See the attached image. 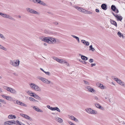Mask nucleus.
I'll return each mask as SVG.
<instances>
[{
	"label": "nucleus",
	"mask_w": 125,
	"mask_h": 125,
	"mask_svg": "<svg viewBox=\"0 0 125 125\" xmlns=\"http://www.w3.org/2000/svg\"><path fill=\"white\" fill-rule=\"evenodd\" d=\"M44 73H45L47 75H48L50 76V73L49 72H46L45 71Z\"/></svg>",
	"instance_id": "nucleus-49"
},
{
	"label": "nucleus",
	"mask_w": 125,
	"mask_h": 125,
	"mask_svg": "<svg viewBox=\"0 0 125 125\" xmlns=\"http://www.w3.org/2000/svg\"><path fill=\"white\" fill-rule=\"evenodd\" d=\"M26 10L28 12L38 15H39L40 14V13L39 12H37L33 9L29 8H27L26 9Z\"/></svg>",
	"instance_id": "nucleus-5"
},
{
	"label": "nucleus",
	"mask_w": 125,
	"mask_h": 125,
	"mask_svg": "<svg viewBox=\"0 0 125 125\" xmlns=\"http://www.w3.org/2000/svg\"><path fill=\"white\" fill-rule=\"evenodd\" d=\"M69 117L70 118H71L72 120H73L76 122H77L78 121V119L76 118L74 116H70L69 115Z\"/></svg>",
	"instance_id": "nucleus-15"
},
{
	"label": "nucleus",
	"mask_w": 125,
	"mask_h": 125,
	"mask_svg": "<svg viewBox=\"0 0 125 125\" xmlns=\"http://www.w3.org/2000/svg\"><path fill=\"white\" fill-rule=\"evenodd\" d=\"M96 65L95 63H92L91 65V67H93L94 66H95Z\"/></svg>",
	"instance_id": "nucleus-50"
},
{
	"label": "nucleus",
	"mask_w": 125,
	"mask_h": 125,
	"mask_svg": "<svg viewBox=\"0 0 125 125\" xmlns=\"http://www.w3.org/2000/svg\"><path fill=\"white\" fill-rule=\"evenodd\" d=\"M117 35L119 37H123V35L119 31L118 32Z\"/></svg>",
	"instance_id": "nucleus-32"
},
{
	"label": "nucleus",
	"mask_w": 125,
	"mask_h": 125,
	"mask_svg": "<svg viewBox=\"0 0 125 125\" xmlns=\"http://www.w3.org/2000/svg\"><path fill=\"white\" fill-rule=\"evenodd\" d=\"M56 110L57 111H58L59 112H60V110L57 107H55L54 110Z\"/></svg>",
	"instance_id": "nucleus-40"
},
{
	"label": "nucleus",
	"mask_w": 125,
	"mask_h": 125,
	"mask_svg": "<svg viewBox=\"0 0 125 125\" xmlns=\"http://www.w3.org/2000/svg\"><path fill=\"white\" fill-rule=\"evenodd\" d=\"M101 7L102 9L104 10H106L107 9L106 6L105 4H102L101 6Z\"/></svg>",
	"instance_id": "nucleus-17"
},
{
	"label": "nucleus",
	"mask_w": 125,
	"mask_h": 125,
	"mask_svg": "<svg viewBox=\"0 0 125 125\" xmlns=\"http://www.w3.org/2000/svg\"><path fill=\"white\" fill-rule=\"evenodd\" d=\"M40 69L41 70H42V71H43L44 73L45 72L42 68H40Z\"/></svg>",
	"instance_id": "nucleus-62"
},
{
	"label": "nucleus",
	"mask_w": 125,
	"mask_h": 125,
	"mask_svg": "<svg viewBox=\"0 0 125 125\" xmlns=\"http://www.w3.org/2000/svg\"><path fill=\"white\" fill-rule=\"evenodd\" d=\"M114 79L119 84L125 88V83L122 81L115 77H114Z\"/></svg>",
	"instance_id": "nucleus-4"
},
{
	"label": "nucleus",
	"mask_w": 125,
	"mask_h": 125,
	"mask_svg": "<svg viewBox=\"0 0 125 125\" xmlns=\"http://www.w3.org/2000/svg\"><path fill=\"white\" fill-rule=\"evenodd\" d=\"M0 102H1L3 103L4 104H6V102L5 101L3 100L0 99Z\"/></svg>",
	"instance_id": "nucleus-38"
},
{
	"label": "nucleus",
	"mask_w": 125,
	"mask_h": 125,
	"mask_svg": "<svg viewBox=\"0 0 125 125\" xmlns=\"http://www.w3.org/2000/svg\"><path fill=\"white\" fill-rule=\"evenodd\" d=\"M89 45V43L88 42L86 41V46H88Z\"/></svg>",
	"instance_id": "nucleus-63"
},
{
	"label": "nucleus",
	"mask_w": 125,
	"mask_h": 125,
	"mask_svg": "<svg viewBox=\"0 0 125 125\" xmlns=\"http://www.w3.org/2000/svg\"><path fill=\"white\" fill-rule=\"evenodd\" d=\"M39 4H40L43 5L44 6H45L46 5V4L45 3H44L43 2V1H41V0H40V2H39Z\"/></svg>",
	"instance_id": "nucleus-35"
},
{
	"label": "nucleus",
	"mask_w": 125,
	"mask_h": 125,
	"mask_svg": "<svg viewBox=\"0 0 125 125\" xmlns=\"http://www.w3.org/2000/svg\"><path fill=\"white\" fill-rule=\"evenodd\" d=\"M81 58L83 60H85V58H86V57L84 56H83V55H81Z\"/></svg>",
	"instance_id": "nucleus-39"
},
{
	"label": "nucleus",
	"mask_w": 125,
	"mask_h": 125,
	"mask_svg": "<svg viewBox=\"0 0 125 125\" xmlns=\"http://www.w3.org/2000/svg\"><path fill=\"white\" fill-rule=\"evenodd\" d=\"M17 104H18L20 105L21 103V102L20 101L18 100H17L16 101Z\"/></svg>",
	"instance_id": "nucleus-47"
},
{
	"label": "nucleus",
	"mask_w": 125,
	"mask_h": 125,
	"mask_svg": "<svg viewBox=\"0 0 125 125\" xmlns=\"http://www.w3.org/2000/svg\"><path fill=\"white\" fill-rule=\"evenodd\" d=\"M38 110V112H43V111L42 110L40 109H39Z\"/></svg>",
	"instance_id": "nucleus-58"
},
{
	"label": "nucleus",
	"mask_w": 125,
	"mask_h": 125,
	"mask_svg": "<svg viewBox=\"0 0 125 125\" xmlns=\"http://www.w3.org/2000/svg\"><path fill=\"white\" fill-rule=\"evenodd\" d=\"M68 123L70 124L71 125H72V124L73 123H72V122H71L70 121H68Z\"/></svg>",
	"instance_id": "nucleus-59"
},
{
	"label": "nucleus",
	"mask_w": 125,
	"mask_h": 125,
	"mask_svg": "<svg viewBox=\"0 0 125 125\" xmlns=\"http://www.w3.org/2000/svg\"><path fill=\"white\" fill-rule=\"evenodd\" d=\"M47 107L48 108L50 109L51 110H54L55 107H51L50 105H47Z\"/></svg>",
	"instance_id": "nucleus-26"
},
{
	"label": "nucleus",
	"mask_w": 125,
	"mask_h": 125,
	"mask_svg": "<svg viewBox=\"0 0 125 125\" xmlns=\"http://www.w3.org/2000/svg\"><path fill=\"white\" fill-rule=\"evenodd\" d=\"M49 37H44L45 40L44 41V42H46L48 43V42H50V40H49Z\"/></svg>",
	"instance_id": "nucleus-22"
},
{
	"label": "nucleus",
	"mask_w": 125,
	"mask_h": 125,
	"mask_svg": "<svg viewBox=\"0 0 125 125\" xmlns=\"http://www.w3.org/2000/svg\"><path fill=\"white\" fill-rule=\"evenodd\" d=\"M52 58L54 60L57 62L58 58L55 57H53Z\"/></svg>",
	"instance_id": "nucleus-44"
},
{
	"label": "nucleus",
	"mask_w": 125,
	"mask_h": 125,
	"mask_svg": "<svg viewBox=\"0 0 125 125\" xmlns=\"http://www.w3.org/2000/svg\"><path fill=\"white\" fill-rule=\"evenodd\" d=\"M57 62L62 64L67 63V62H66L65 60L63 59H61L59 58L58 59Z\"/></svg>",
	"instance_id": "nucleus-14"
},
{
	"label": "nucleus",
	"mask_w": 125,
	"mask_h": 125,
	"mask_svg": "<svg viewBox=\"0 0 125 125\" xmlns=\"http://www.w3.org/2000/svg\"><path fill=\"white\" fill-rule=\"evenodd\" d=\"M0 48L4 50L5 51L6 50V49L4 48V47L2 45H0Z\"/></svg>",
	"instance_id": "nucleus-36"
},
{
	"label": "nucleus",
	"mask_w": 125,
	"mask_h": 125,
	"mask_svg": "<svg viewBox=\"0 0 125 125\" xmlns=\"http://www.w3.org/2000/svg\"><path fill=\"white\" fill-rule=\"evenodd\" d=\"M94 60L93 59H90L89 60V62H90L91 63L93 62Z\"/></svg>",
	"instance_id": "nucleus-48"
},
{
	"label": "nucleus",
	"mask_w": 125,
	"mask_h": 125,
	"mask_svg": "<svg viewBox=\"0 0 125 125\" xmlns=\"http://www.w3.org/2000/svg\"><path fill=\"white\" fill-rule=\"evenodd\" d=\"M76 8L79 11L82 13H86V10L81 7H77V8Z\"/></svg>",
	"instance_id": "nucleus-11"
},
{
	"label": "nucleus",
	"mask_w": 125,
	"mask_h": 125,
	"mask_svg": "<svg viewBox=\"0 0 125 125\" xmlns=\"http://www.w3.org/2000/svg\"><path fill=\"white\" fill-rule=\"evenodd\" d=\"M87 89H88V91L92 93H94L95 92V90L94 89L88 86L87 87Z\"/></svg>",
	"instance_id": "nucleus-13"
},
{
	"label": "nucleus",
	"mask_w": 125,
	"mask_h": 125,
	"mask_svg": "<svg viewBox=\"0 0 125 125\" xmlns=\"http://www.w3.org/2000/svg\"><path fill=\"white\" fill-rule=\"evenodd\" d=\"M71 36L74 38L76 39V40L78 39V38H79L78 37H77V36L73 35H72Z\"/></svg>",
	"instance_id": "nucleus-43"
},
{
	"label": "nucleus",
	"mask_w": 125,
	"mask_h": 125,
	"mask_svg": "<svg viewBox=\"0 0 125 125\" xmlns=\"http://www.w3.org/2000/svg\"><path fill=\"white\" fill-rule=\"evenodd\" d=\"M42 81L44 83L48 84L50 83H51L52 84H53V83L52 82H51L47 79L45 78H44Z\"/></svg>",
	"instance_id": "nucleus-9"
},
{
	"label": "nucleus",
	"mask_w": 125,
	"mask_h": 125,
	"mask_svg": "<svg viewBox=\"0 0 125 125\" xmlns=\"http://www.w3.org/2000/svg\"><path fill=\"white\" fill-rule=\"evenodd\" d=\"M10 92L13 94L16 93L17 92L14 89L11 88H10Z\"/></svg>",
	"instance_id": "nucleus-21"
},
{
	"label": "nucleus",
	"mask_w": 125,
	"mask_h": 125,
	"mask_svg": "<svg viewBox=\"0 0 125 125\" xmlns=\"http://www.w3.org/2000/svg\"><path fill=\"white\" fill-rule=\"evenodd\" d=\"M99 87L102 89H104V85L101 84H99Z\"/></svg>",
	"instance_id": "nucleus-31"
},
{
	"label": "nucleus",
	"mask_w": 125,
	"mask_h": 125,
	"mask_svg": "<svg viewBox=\"0 0 125 125\" xmlns=\"http://www.w3.org/2000/svg\"><path fill=\"white\" fill-rule=\"evenodd\" d=\"M10 88V87H8V89H7V91H8V92H10L11 90Z\"/></svg>",
	"instance_id": "nucleus-55"
},
{
	"label": "nucleus",
	"mask_w": 125,
	"mask_h": 125,
	"mask_svg": "<svg viewBox=\"0 0 125 125\" xmlns=\"http://www.w3.org/2000/svg\"><path fill=\"white\" fill-rule=\"evenodd\" d=\"M32 96L37 99H38L40 97L37 95L35 94L34 95H32Z\"/></svg>",
	"instance_id": "nucleus-28"
},
{
	"label": "nucleus",
	"mask_w": 125,
	"mask_h": 125,
	"mask_svg": "<svg viewBox=\"0 0 125 125\" xmlns=\"http://www.w3.org/2000/svg\"><path fill=\"white\" fill-rule=\"evenodd\" d=\"M8 87L6 86H3V88L5 89L6 90H7V89H8Z\"/></svg>",
	"instance_id": "nucleus-52"
},
{
	"label": "nucleus",
	"mask_w": 125,
	"mask_h": 125,
	"mask_svg": "<svg viewBox=\"0 0 125 125\" xmlns=\"http://www.w3.org/2000/svg\"><path fill=\"white\" fill-rule=\"evenodd\" d=\"M30 85L31 89L32 90L37 91H41V89L38 86L33 83H31L30 84Z\"/></svg>",
	"instance_id": "nucleus-2"
},
{
	"label": "nucleus",
	"mask_w": 125,
	"mask_h": 125,
	"mask_svg": "<svg viewBox=\"0 0 125 125\" xmlns=\"http://www.w3.org/2000/svg\"><path fill=\"white\" fill-rule=\"evenodd\" d=\"M1 96L3 98L6 99L7 100L10 101L12 100V98L10 96H7L3 95H1Z\"/></svg>",
	"instance_id": "nucleus-10"
},
{
	"label": "nucleus",
	"mask_w": 125,
	"mask_h": 125,
	"mask_svg": "<svg viewBox=\"0 0 125 125\" xmlns=\"http://www.w3.org/2000/svg\"><path fill=\"white\" fill-rule=\"evenodd\" d=\"M49 39H49L50 40V42H48V43H55L56 42V40L55 39L51 37H49Z\"/></svg>",
	"instance_id": "nucleus-8"
},
{
	"label": "nucleus",
	"mask_w": 125,
	"mask_h": 125,
	"mask_svg": "<svg viewBox=\"0 0 125 125\" xmlns=\"http://www.w3.org/2000/svg\"><path fill=\"white\" fill-rule=\"evenodd\" d=\"M52 23L55 25H57L58 24V22L57 21L53 22Z\"/></svg>",
	"instance_id": "nucleus-45"
},
{
	"label": "nucleus",
	"mask_w": 125,
	"mask_h": 125,
	"mask_svg": "<svg viewBox=\"0 0 125 125\" xmlns=\"http://www.w3.org/2000/svg\"><path fill=\"white\" fill-rule=\"evenodd\" d=\"M110 22L111 23L115 25L116 27H117V24L116 22L113 20H110Z\"/></svg>",
	"instance_id": "nucleus-16"
},
{
	"label": "nucleus",
	"mask_w": 125,
	"mask_h": 125,
	"mask_svg": "<svg viewBox=\"0 0 125 125\" xmlns=\"http://www.w3.org/2000/svg\"><path fill=\"white\" fill-rule=\"evenodd\" d=\"M115 11V12L116 13H117L119 12V11L117 9H116Z\"/></svg>",
	"instance_id": "nucleus-56"
},
{
	"label": "nucleus",
	"mask_w": 125,
	"mask_h": 125,
	"mask_svg": "<svg viewBox=\"0 0 125 125\" xmlns=\"http://www.w3.org/2000/svg\"><path fill=\"white\" fill-rule=\"evenodd\" d=\"M0 37L1 38L3 39H5L4 36L0 33Z\"/></svg>",
	"instance_id": "nucleus-41"
},
{
	"label": "nucleus",
	"mask_w": 125,
	"mask_h": 125,
	"mask_svg": "<svg viewBox=\"0 0 125 125\" xmlns=\"http://www.w3.org/2000/svg\"><path fill=\"white\" fill-rule=\"evenodd\" d=\"M58 122L60 123H61L63 122V120L61 118L59 117L58 118Z\"/></svg>",
	"instance_id": "nucleus-33"
},
{
	"label": "nucleus",
	"mask_w": 125,
	"mask_h": 125,
	"mask_svg": "<svg viewBox=\"0 0 125 125\" xmlns=\"http://www.w3.org/2000/svg\"><path fill=\"white\" fill-rule=\"evenodd\" d=\"M10 92L13 94L16 93L17 92L14 89L11 88H10Z\"/></svg>",
	"instance_id": "nucleus-20"
},
{
	"label": "nucleus",
	"mask_w": 125,
	"mask_h": 125,
	"mask_svg": "<svg viewBox=\"0 0 125 125\" xmlns=\"http://www.w3.org/2000/svg\"><path fill=\"white\" fill-rule=\"evenodd\" d=\"M43 37H40V39L41 40H42V39H43Z\"/></svg>",
	"instance_id": "nucleus-64"
},
{
	"label": "nucleus",
	"mask_w": 125,
	"mask_h": 125,
	"mask_svg": "<svg viewBox=\"0 0 125 125\" xmlns=\"http://www.w3.org/2000/svg\"><path fill=\"white\" fill-rule=\"evenodd\" d=\"M95 11L97 12H99V9H96L95 10Z\"/></svg>",
	"instance_id": "nucleus-57"
},
{
	"label": "nucleus",
	"mask_w": 125,
	"mask_h": 125,
	"mask_svg": "<svg viewBox=\"0 0 125 125\" xmlns=\"http://www.w3.org/2000/svg\"><path fill=\"white\" fill-rule=\"evenodd\" d=\"M59 117H55L54 118V119L57 121H58V118H59Z\"/></svg>",
	"instance_id": "nucleus-53"
},
{
	"label": "nucleus",
	"mask_w": 125,
	"mask_h": 125,
	"mask_svg": "<svg viewBox=\"0 0 125 125\" xmlns=\"http://www.w3.org/2000/svg\"><path fill=\"white\" fill-rule=\"evenodd\" d=\"M20 61L18 59L14 60H10V63L12 66L15 67L18 66L20 64Z\"/></svg>",
	"instance_id": "nucleus-1"
},
{
	"label": "nucleus",
	"mask_w": 125,
	"mask_h": 125,
	"mask_svg": "<svg viewBox=\"0 0 125 125\" xmlns=\"http://www.w3.org/2000/svg\"><path fill=\"white\" fill-rule=\"evenodd\" d=\"M81 62H82V63H86V62L84 60L81 61Z\"/></svg>",
	"instance_id": "nucleus-61"
},
{
	"label": "nucleus",
	"mask_w": 125,
	"mask_h": 125,
	"mask_svg": "<svg viewBox=\"0 0 125 125\" xmlns=\"http://www.w3.org/2000/svg\"><path fill=\"white\" fill-rule=\"evenodd\" d=\"M12 124H17L16 122L14 120L7 121L5 122L4 124V125H12Z\"/></svg>",
	"instance_id": "nucleus-6"
},
{
	"label": "nucleus",
	"mask_w": 125,
	"mask_h": 125,
	"mask_svg": "<svg viewBox=\"0 0 125 125\" xmlns=\"http://www.w3.org/2000/svg\"><path fill=\"white\" fill-rule=\"evenodd\" d=\"M27 93H28L30 96H32V95H34V94H35L34 93H32L31 91H29L27 92Z\"/></svg>",
	"instance_id": "nucleus-24"
},
{
	"label": "nucleus",
	"mask_w": 125,
	"mask_h": 125,
	"mask_svg": "<svg viewBox=\"0 0 125 125\" xmlns=\"http://www.w3.org/2000/svg\"><path fill=\"white\" fill-rule=\"evenodd\" d=\"M95 106L96 107L102 110H104V108L100 105V104L98 103H96L95 104Z\"/></svg>",
	"instance_id": "nucleus-12"
},
{
	"label": "nucleus",
	"mask_w": 125,
	"mask_h": 125,
	"mask_svg": "<svg viewBox=\"0 0 125 125\" xmlns=\"http://www.w3.org/2000/svg\"><path fill=\"white\" fill-rule=\"evenodd\" d=\"M89 50L92 51L93 52H94L95 51V49L93 47L92 45L90 46Z\"/></svg>",
	"instance_id": "nucleus-25"
},
{
	"label": "nucleus",
	"mask_w": 125,
	"mask_h": 125,
	"mask_svg": "<svg viewBox=\"0 0 125 125\" xmlns=\"http://www.w3.org/2000/svg\"><path fill=\"white\" fill-rule=\"evenodd\" d=\"M16 123H17V124H18L20 125H21V124H22L19 121H18V120H17L16 121Z\"/></svg>",
	"instance_id": "nucleus-51"
},
{
	"label": "nucleus",
	"mask_w": 125,
	"mask_h": 125,
	"mask_svg": "<svg viewBox=\"0 0 125 125\" xmlns=\"http://www.w3.org/2000/svg\"><path fill=\"white\" fill-rule=\"evenodd\" d=\"M13 74L16 76H17L18 75V74L17 73H13Z\"/></svg>",
	"instance_id": "nucleus-60"
},
{
	"label": "nucleus",
	"mask_w": 125,
	"mask_h": 125,
	"mask_svg": "<svg viewBox=\"0 0 125 125\" xmlns=\"http://www.w3.org/2000/svg\"><path fill=\"white\" fill-rule=\"evenodd\" d=\"M29 99L31 101L33 102H34L35 101H37L35 99L31 97H30L29 98Z\"/></svg>",
	"instance_id": "nucleus-29"
},
{
	"label": "nucleus",
	"mask_w": 125,
	"mask_h": 125,
	"mask_svg": "<svg viewBox=\"0 0 125 125\" xmlns=\"http://www.w3.org/2000/svg\"><path fill=\"white\" fill-rule=\"evenodd\" d=\"M24 118L29 120L31 121L32 120V119L29 116L27 115H25Z\"/></svg>",
	"instance_id": "nucleus-23"
},
{
	"label": "nucleus",
	"mask_w": 125,
	"mask_h": 125,
	"mask_svg": "<svg viewBox=\"0 0 125 125\" xmlns=\"http://www.w3.org/2000/svg\"><path fill=\"white\" fill-rule=\"evenodd\" d=\"M33 109L36 111H38L39 108L36 106H34L33 107Z\"/></svg>",
	"instance_id": "nucleus-37"
},
{
	"label": "nucleus",
	"mask_w": 125,
	"mask_h": 125,
	"mask_svg": "<svg viewBox=\"0 0 125 125\" xmlns=\"http://www.w3.org/2000/svg\"><path fill=\"white\" fill-rule=\"evenodd\" d=\"M81 42L85 45H86V41L85 40H82L81 41Z\"/></svg>",
	"instance_id": "nucleus-42"
},
{
	"label": "nucleus",
	"mask_w": 125,
	"mask_h": 125,
	"mask_svg": "<svg viewBox=\"0 0 125 125\" xmlns=\"http://www.w3.org/2000/svg\"><path fill=\"white\" fill-rule=\"evenodd\" d=\"M38 78L42 81L43 79H44V78H42L40 76L38 77Z\"/></svg>",
	"instance_id": "nucleus-46"
},
{
	"label": "nucleus",
	"mask_w": 125,
	"mask_h": 125,
	"mask_svg": "<svg viewBox=\"0 0 125 125\" xmlns=\"http://www.w3.org/2000/svg\"><path fill=\"white\" fill-rule=\"evenodd\" d=\"M0 15L4 18H8L12 20L13 21H15V20L14 18L10 16L9 15L3 13L2 12H0Z\"/></svg>",
	"instance_id": "nucleus-3"
},
{
	"label": "nucleus",
	"mask_w": 125,
	"mask_h": 125,
	"mask_svg": "<svg viewBox=\"0 0 125 125\" xmlns=\"http://www.w3.org/2000/svg\"><path fill=\"white\" fill-rule=\"evenodd\" d=\"M20 115L21 116H22V117H23L24 118L25 117V115L24 114H20Z\"/></svg>",
	"instance_id": "nucleus-54"
},
{
	"label": "nucleus",
	"mask_w": 125,
	"mask_h": 125,
	"mask_svg": "<svg viewBox=\"0 0 125 125\" xmlns=\"http://www.w3.org/2000/svg\"><path fill=\"white\" fill-rule=\"evenodd\" d=\"M8 118L10 119H13V118H16L15 115H9L8 116Z\"/></svg>",
	"instance_id": "nucleus-19"
},
{
	"label": "nucleus",
	"mask_w": 125,
	"mask_h": 125,
	"mask_svg": "<svg viewBox=\"0 0 125 125\" xmlns=\"http://www.w3.org/2000/svg\"><path fill=\"white\" fill-rule=\"evenodd\" d=\"M116 18L118 21H121L122 19V16H119L117 14L116 15Z\"/></svg>",
	"instance_id": "nucleus-18"
},
{
	"label": "nucleus",
	"mask_w": 125,
	"mask_h": 125,
	"mask_svg": "<svg viewBox=\"0 0 125 125\" xmlns=\"http://www.w3.org/2000/svg\"><path fill=\"white\" fill-rule=\"evenodd\" d=\"M20 105H21V106H24V107H27V105L26 104H25L21 102V103Z\"/></svg>",
	"instance_id": "nucleus-30"
},
{
	"label": "nucleus",
	"mask_w": 125,
	"mask_h": 125,
	"mask_svg": "<svg viewBox=\"0 0 125 125\" xmlns=\"http://www.w3.org/2000/svg\"><path fill=\"white\" fill-rule=\"evenodd\" d=\"M88 112L89 113L93 114H96L97 113V112L93 110L92 109L90 108L88 109Z\"/></svg>",
	"instance_id": "nucleus-7"
},
{
	"label": "nucleus",
	"mask_w": 125,
	"mask_h": 125,
	"mask_svg": "<svg viewBox=\"0 0 125 125\" xmlns=\"http://www.w3.org/2000/svg\"><path fill=\"white\" fill-rule=\"evenodd\" d=\"M111 9L113 11H115L116 10V8L115 6L114 5H112L111 6Z\"/></svg>",
	"instance_id": "nucleus-27"
},
{
	"label": "nucleus",
	"mask_w": 125,
	"mask_h": 125,
	"mask_svg": "<svg viewBox=\"0 0 125 125\" xmlns=\"http://www.w3.org/2000/svg\"><path fill=\"white\" fill-rule=\"evenodd\" d=\"M40 0H33V1L35 3H39L40 2Z\"/></svg>",
	"instance_id": "nucleus-34"
}]
</instances>
